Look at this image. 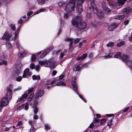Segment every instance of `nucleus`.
Returning a JSON list of instances; mask_svg holds the SVG:
<instances>
[{"mask_svg": "<svg viewBox=\"0 0 132 132\" xmlns=\"http://www.w3.org/2000/svg\"><path fill=\"white\" fill-rule=\"evenodd\" d=\"M76 1V0H70L66 4L65 9H64V18H67L71 14L70 12L73 10Z\"/></svg>", "mask_w": 132, "mask_h": 132, "instance_id": "nucleus-1", "label": "nucleus"}, {"mask_svg": "<svg viewBox=\"0 0 132 132\" xmlns=\"http://www.w3.org/2000/svg\"><path fill=\"white\" fill-rule=\"evenodd\" d=\"M81 17L77 16L72 19V24L76 27L80 29H82L85 27L86 23L84 22H81Z\"/></svg>", "mask_w": 132, "mask_h": 132, "instance_id": "nucleus-2", "label": "nucleus"}, {"mask_svg": "<svg viewBox=\"0 0 132 132\" xmlns=\"http://www.w3.org/2000/svg\"><path fill=\"white\" fill-rule=\"evenodd\" d=\"M39 65L42 66H44L45 67H49L50 69L54 68L57 65L55 62L53 61L52 60L50 59L48 61H39Z\"/></svg>", "mask_w": 132, "mask_h": 132, "instance_id": "nucleus-3", "label": "nucleus"}, {"mask_svg": "<svg viewBox=\"0 0 132 132\" xmlns=\"http://www.w3.org/2000/svg\"><path fill=\"white\" fill-rule=\"evenodd\" d=\"M53 49L52 47H50V48L47 49L44 51H40L38 53H36V54H33L32 55L31 58V61H34L35 60L36 58V56L42 53V54L40 55L41 58L44 57L49 52Z\"/></svg>", "mask_w": 132, "mask_h": 132, "instance_id": "nucleus-4", "label": "nucleus"}, {"mask_svg": "<svg viewBox=\"0 0 132 132\" xmlns=\"http://www.w3.org/2000/svg\"><path fill=\"white\" fill-rule=\"evenodd\" d=\"M129 57L126 55H122L120 58V59L123 61L127 64L129 67L132 66L131 63H132V60H129Z\"/></svg>", "mask_w": 132, "mask_h": 132, "instance_id": "nucleus-5", "label": "nucleus"}, {"mask_svg": "<svg viewBox=\"0 0 132 132\" xmlns=\"http://www.w3.org/2000/svg\"><path fill=\"white\" fill-rule=\"evenodd\" d=\"M74 79V80L72 82V86L73 87V88L74 89V90L76 92L77 94L79 96V97L82 100L84 101L85 102H86V100L84 98L80 95H79L78 94V93L77 92V89L78 88L76 82V79L75 78H73Z\"/></svg>", "mask_w": 132, "mask_h": 132, "instance_id": "nucleus-6", "label": "nucleus"}, {"mask_svg": "<svg viewBox=\"0 0 132 132\" xmlns=\"http://www.w3.org/2000/svg\"><path fill=\"white\" fill-rule=\"evenodd\" d=\"M74 79V80L72 82V86L73 87V88L74 89V90L76 92L77 94L79 96V97L82 100L84 101L85 102H86V100L84 98L80 95H79L78 94V93L77 92V89L78 88L76 82V79L75 78H73Z\"/></svg>", "mask_w": 132, "mask_h": 132, "instance_id": "nucleus-7", "label": "nucleus"}, {"mask_svg": "<svg viewBox=\"0 0 132 132\" xmlns=\"http://www.w3.org/2000/svg\"><path fill=\"white\" fill-rule=\"evenodd\" d=\"M12 86L10 85L8 86L7 88V92L6 95V97L9 100H11L12 97Z\"/></svg>", "mask_w": 132, "mask_h": 132, "instance_id": "nucleus-8", "label": "nucleus"}, {"mask_svg": "<svg viewBox=\"0 0 132 132\" xmlns=\"http://www.w3.org/2000/svg\"><path fill=\"white\" fill-rule=\"evenodd\" d=\"M32 74L31 72H29V69L26 68L24 70L23 75V78H28Z\"/></svg>", "mask_w": 132, "mask_h": 132, "instance_id": "nucleus-9", "label": "nucleus"}, {"mask_svg": "<svg viewBox=\"0 0 132 132\" xmlns=\"http://www.w3.org/2000/svg\"><path fill=\"white\" fill-rule=\"evenodd\" d=\"M65 40L68 41H70V47H71V45L73 42H74V43L75 44L78 43L80 41V39L78 38L74 39L71 38H67L65 39Z\"/></svg>", "mask_w": 132, "mask_h": 132, "instance_id": "nucleus-10", "label": "nucleus"}, {"mask_svg": "<svg viewBox=\"0 0 132 132\" xmlns=\"http://www.w3.org/2000/svg\"><path fill=\"white\" fill-rule=\"evenodd\" d=\"M55 81L53 80L50 82L49 80L47 81L45 83V87L47 89H49L51 87L55 85Z\"/></svg>", "mask_w": 132, "mask_h": 132, "instance_id": "nucleus-11", "label": "nucleus"}, {"mask_svg": "<svg viewBox=\"0 0 132 132\" xmlns=\"http://www.w3.org/2000/svg\"><path fill=\"white\" fill-rule=\"evenodd\" d=\"M28 95V94L27 93V91H26L23 94L20 98H18L16 101V103L23 101L24 99L26 98Z\"/></svg>", "mask_w": 132, "mask_h": 132, "instance_id": "nucleus-12", "label": "nucleus"}, {"mask_svg": "<svg viewBox=\"0 0 132 132\" xmlns=\"http://www.w3.org/2000/svg\"><path fill=\"white\" fill-rule=\"evenodd\" d=\"M9 99L6 97H3L1 99V102L2 105L3 106H5L7 105L9 103Z\"/></svg>", "mask_w": 132, "mask_h": 132, "instance_id": "nucleus-13", "label": "nucleus"}, {"mask_svg": "<svg viewBox=\"0 0 132 132\" xmlns=\"http://www.w3.org/2000/svg\"><path fill=\"white\" fill-rule=\"evenodd\" d=\"M30 67L32 69H35L37 71H39L40 68V66L39 65H37L35 66L33 62H31L30 65Z\"/></svg>", "mask_w": 132, "mask_h": 132, "instance_id": "nucleus-14", "label": "nucleus"}, {"mask_svg": "<svg viewBox=\"0 0 132 132\" xmlns=\"http://www.w3.org/2000/svg\"><path fill=\"white\" fill-rule=\"evenodd\" d=\"M44 91L43 90H40L38 91L37 93L36 96L35 97V98L37 99L39 97H41L44 94Z\"/></svg>", "mask_w": 132, "mask_h": 132, "instance_id": "nucleus-15", "label": "nucleus"}, {"mask_svg": "<svg viewBox=\"0 0 132 132\" xmlns=\"http://www.w3.org/2000/svg\"><path fill=\"white\" fill-rule=\"evenodd\" d=\"M29 106V104L28 103L26 102L19 106L18 109L19 110H20L24 108L26 110H27L28 109Z\"/></svg>", "mask_w": 132, "mask_h": 132, "instance_id": "nucleus-16", "label": "nucleus"}, {"mask_svg": "<svg viewBox=\"0 0 132 132\" xmlns=\"http://www.w3.org/2000/svg\"><path fill=\"white\" fill-rule=\"evenodd\" d=\"M102 9L106 13H108L110 12V10L106 7V3H103L102 4Z\"/></svg>", "mask_w": 132, "mask_h": 132, "instance_id": "nucleus-17", "label": "nucleus"}, {"mask_svg": "<svg viewBox=\"0 0 132 132\" xmlns=\"http://www.w3.org/2000/svg\"><path fill=\"white\" fill-rule=\"evenodd\" d=\"M11 37V36L7 32H6L4 34L2 38L3 39H6L7 40H10Z\"/></svg>", "mask_w": 132, "mask_h": 132, "instance_id": "nucleus-18", "label": "nucleus"}, {"mask_svg": "<svg viewBox=\"0 0 132 132\" xmlns=\"http://www.w3.org/2000/svg\"><path fill=\"white\" fill-rule=\"evenodd\" d=\"M117 24L115 23H112L108 28V29L110 31H112L117 27Z\"/></svg>", "mask_w": 132, "mask_h": 132, "instance_id": "nucleus-19", "label": "nucleus"}, {"mask_svg": "<svg viewBox=\"0 0 132 132\" xmlns=\"http://www.w3.org/2000/svg\"><path fill=\"white\" fill-rule=\"evenodd\" d=\"M87 54L86 53L85 54L82 55L81 56H79L76 58L77 60L79 61L80 62L83 59L85 58L87 56Z\"/></svg>", "mask_w": 132, "mask_h": 132, "instance_id": "nucleus-20", "label": "nucleus"}, {"mask_svg": "<svg viewBox=\"0 0 132 132\" xmlns=\"http://www.w3.org/2000/svg\"><path fill=\"white\" fill-rule=\"evenodd\" d=\"M21 66L20 65L18 67H17L16 70L15 71V74L17 75H18L20 74L22 71L21 69Z\"/></svg>", "mask_w": 132, "mask_h": 132, "instance_id": "nucleus-21", "label": "nucleus"}, {"mask_svg": "<svg viewBox=\"0 0 132 132\" xmlns=\"http://www.w3.org/2000/svg\"><path fill=\"white\" fill-rule=\"evenodd\" d=\"M125 14L122 15H118L114 17L115 19L121 20L125 17Z\"/></svg>", "mask_w": 132, "mask_h": 132, "instance_id": "nucleus-22", "label": "nucleus"}, {"mask_svg": "<svg viewBox=\"0 0 132 132\" xmlns=\"http://www.w3.org/2000/svg\"><path fill=\"white\" fill-rule=\"evenodd\" d=\"M121 56V53L120 52H118L114 55V57L115 58H119L120 59Z\"/></svg>", "mask_w": 132, "mask_h": 132, "instance_id": "nucleus-23", "label": "nucleus"}, {"mask_svg": "<svg viewBox=\"0 0 132 132\" xmlns=\"http://www.w3.org/2000/svg\"><path fill=\"white\" fill-rule=\"evenodd\" d=\"M56 85L58 86H66V84L64 82L61 81L60 80L56 84Z\"/></svg>", "mask_w": 132, "mask_h": 132, "instance_id": "nucleus-24", "label": "nucleus"}, {"mask_svg": "<svg viewBox=\"0 0 132 132\" xmlns=\"http://www.w3.org/2000/svg\"><path fill=\"white\" fill-rule=\"evenodd\" d=\"M32 78L33 80H38L40 79V77L39 75H34L32 76Z\"/></svg>", "mask_w": 132, "mask_h": 132, "instance_id": "nucleus-25", "label": "nucleus"}, {"mask_svg": "<svg viewBox=\"0 0 132 132\" xmlns=\"http://www.w3.org/2000/svg\"><path fill=\"white\" fill-rule=\"evenodd\" d=\"M126 0H119L118 2V4L122 6L123 5L124 2Z\"/></svg>", "mask_w": 132, "mask_h": 132, "instance_id": "nucleus-26", "label": "nucleus"}, {"mask_svg": "<svg viewBox=\"0 0 132 132\" xmlns=\"http://www.w3.org/2000/svg\"><path fill=\"white\" fill-rule=\"evenodd\" d=\"M10 27L13 31H15V24H10Z\"/></svg>", "mask_w": 132, "mask_h": 132, "instance_id": "nucleus-27", "label": "nucleus"}, {"mask_svg": "<svg viewBox=\"0 0 132 132\" xmlns=\"http://www.w3.org/2000/svg\"><path fill=\"white\" fill-rule=\"evenodd\" d=\"M34 95V94L32 93L29 96V98H28V102H30L32 100V97Z\"/></svg>", "mask_w": 132, "mask_h": 132, "instance_id": "nucleus-28", "label": "nucleus"}, {"mask_svg": "<svg viewBox=\"0 0 132 132\" xmlns=\"http://www.w3.org/2000/svg\"><path fill=\"white\" fill-rule=\"evenodd\" d=\"M34 89V87H32L31 88H29L26 91H27V93L29 95V94L32 92L33 91Z\"/></svg>", "mask_w": 132, "mask_h": 132, "instance_id": "nucleus-29", "label": "nucleus"}, {"mask_svg": "<svg viewBox=\"0 0 132 132\" xmlns=\"http://www.w3.org/2000/svg\"><path fill=\"white\" fill-rule=\"evenodd\" d=\"M45 0H38V3L40 5H43L45 2Z\"/></svg>", "mask_w": 132, "mask_h": 132, "instance_id": "nucleus-30", "label": "nucleus"}, {"mask_svg": "<svg viewBox=\"0 0 132 132\" xmlns=\"http://www.w3.org/2000/svg\"><path fill=\"white\" fill-rule=\"evenodd\" d=\"M130 8L129 7H127L126 8L124 9L123 10V12H128L129 11Z\"/></svg>", "mask_w": 132, "mask_h": 132, "instance_id": "nucleus-31", "label": "nucleus"}, {"mask_svg": "<svg viewBox=\"0 0 132 132\" xmlns=\"http://www.w3.org/2000/svg\"><path fill=\"white\" fill-rule=\"evenodd\" d=\"M112 55L113 53H112L110 54H109L105 56H102V57H104L106 59H108L112 57Z\"/></svg>", "mask_w": 132, "mask_h": 132, "instance_id": "nucleus-32", "label": "nucleus"}, {"mask_svg": "<svg viewBox=\"0 0 132 132\" xmlns=\"http://www.w3.org/2000/svg\"><path fill=\"white\" fill-rule=\"evenodd\" d=\"M45 10V9H40L38 11L34 13V15L36 14H38L39 13H40L41 12H43Z\"/></svg>", "mask_w": 132, "mask_h": 132, "instance_id": "nucleus-33", "label": "nucleus"}, {"mask_svg": "<svg viewBox=\"0 0 132 132\" xmlns=\"http://www.w3.org/2000/svg\"><path fill=\"white\" fill-rule=\"evenodd\" d=\"M124 44V42L123 41H121L117 44L118 47H120Z\"/></svg>", "mask_w": 132, "mask_h": 132, "instance_id": "nucleus-34", "label": "nucleus"}, {"mask_svg": "<svg viewBox=\"0 0 132 132\" xmlns=\"http://www.w3.org/2000/svg\"><path fill=\"white\" fill-rule=\"evenodd\" d=\"M19 29H18L16 31H15V35H14V38H12V39L13 40H15V39L16 38V37H17V35L18 34L19 32Z\"/></svg>", "mask_w": 132, "mask_h": 132, "instance_id": "nucleus-35", "label": "nucleus"}, {"mask_svg": "<svg viewBox=\"0 0 132 132\" xmlns=\"http://www.w3.org/2000/svg\"><path fill=\"white\" fill-rule=\"evenodd\" d=\"M22 78V77L21 76H19L16 78V80L17 81H20Z\"/></svg>", "mask_w": 132, "mask_h": 132, "instance_id": "nucleus-36", "label": "nucleus"}, {"mask_svg": "<svg viewBox=\"0 0 132 132\" xmlns=\"http://www.w3.org/2000/svg\"><path fill=\"white\" fill-rule=\"evenodd\" d=\"M6 45L9 48H11L12 47V46L10 42H6Z\"/></svg>", "mask_w": 132, "mask_h": 132, "instance_id": "nucleus-37", "label": "nucleus"}, {"mask_svg": "<svg viewBox=\"0 0 132 132\" xmlns=\"http://www.w3.org/2000/svg\"><path fill=\"white\" fill-rule=\"evenodd\" d=\"M2 129L3 130L6 131L9 130V129L5 126H3L2 127Z\"/></svg>", "mask_w": 132, "mask_h": 132, "instance_id": "nucleus-38", "label": "nucleus"}, {"mask_svg": "<svg viewBox=\"0 0 132 132\" xmlns=\"http://www.w3.org/2000/svg\"><path fill=\"white\" fill-rule=\"evenodd\" d=\"M109 6L113 9H114L116 7V5L114 4H109Z\"/></svg>", "mask_w": 132, "mask_h": 132, "instance_id": "nucleus-39", "label": "nucleus"}, {"mask_svg": "<svg viewBox=\"0 0 132 132\" xmlns=\"http://www.w3.org/2000/svg\"><path fill=\"white\" fill-rule=\"evenodd\" d=\"M45 129L47 130L50 129V126L48 124H46L45 125Z\"/></svg>", "mask_w": 132, "mask_h": 132, "instance_id": "nucleus-40", "label": "nucleus"}, {"mask_svg": "<svg viewBox=\"0 0 132 132\" xmlns=\"http://www.w3.org/2000/svg\"><path fill=\"white\" fill-rule=\"evenodd\" d=\"M112 120L111 119L110 120L107 124V126L109 127H110L112 125Z\"/></svg>", "mask_w": 132, "mask_h": 132, "instance_id": "nucleus-41", "label": "nucleus"}, {"mask_svg": "<svg viewBox=\"0 0 132 132\" xmlns=\"http://www.w3.org/2000/svg\"><path fill=\"white\" fill-rule=\"evenodd\" d=\"M114 45V44L112 42L109 43V44H108L107 46L108 47H112Z\"/></svg>", "mask_w": 132, "mask_h": 132, "instance_id": "nucleus-42", "label": "nucleus"}, {"mask_svg": "<svg viewBox=\"0 0 132 132\" xmlns=\"http://www.w3.org/2000/svg\"><path fill=\"white\" fill-rule=\"evenodd\" d=\"M3 63L4 64L6 65L7 63V62L5 60H3L2 62L0 61V65H2Z\"/></svg>", "mask_w": 132, "mask_h": 132, "instance_id": "nucleus-43", "label": "nucleus"}, {"mask_svg": "<svg viewBox=\"0 0 132 132\" xmlns=\"http://www.w3.org/2000/svg\"><path fill=\"white\" fill-rule=\"evenodd\" d=\"M21 89H22L21 87H18V88H16L14 89V91L15 92L21 90Z\"/></svg>", "mask_w": 132, "mask_h": 132, "instance_id": "nucleus-44", "label": "nucleus"}, {"mask_svg": "<svg viewBox=\"0 0 132 132\" xmlns=\"http://www.w3.org/2000/svg\"><path fill=\"white\" fill-rule=\"evenodd\" d=\"M64 53H60V56L59 57V59H61L62 58H63L64 56Z\"/></svg>", "mask_w": 132, "mask_h": 132, "instance_id": "nucleus-45", "label": "nucleus"}, {"mask_svg": "<svg viewBox=\"0 0 132 132\" xmlns=\"http://www.w3.org/2000/svg\"><path fill=\"white\" fill-rule=\"evenodd\" d=\"M35 130L34 129V126L31 127V128L30 129L29 131V132H35Z\"/></svg>", "mask_w": 132, "mask_h": 132, "instance_id": "nucleus-46", "label": "nucleus"}, {"mask_svg": "<svg viewBox=\"0 0 132 132\" xmlns=\"http://www.w3.org/2000/svg\"><path fill=\"white\" fill-rule=\"evenodd\" d=\"M81 68L80 67L79 65H78L76 67V71H79L80 70Z\"/></svg>", "mask_w": 132, "mask_h": 132, "instance_id": "nucleus-47", "label": "nucleus"}, {"mask_svg": "<svg viewBox=\"0 0 132 132\" xmlns=\"http://www.w3.org/2000/svg\"><path fill=\"white\" fill-rule=\"evenodd\" d=\"M28 123L30 125H31V127L32 126H34L33 125L34 124V122L33 121L31 120H30L29 121Z\"/></svg>", "mask_w": 132, "mask_h": 132, "instance_id": "nucleus-48", "label": "nucleus"}, {"mask_svg": "<svg viewBox=\"0 0 132 132\" xmlns=\"http://www.w3.org/2000/svg\"><path fill=\"white\" fill-rule=\"evenodd\" d=\"M38 111V109L36 107H35L34 108V112L35 114H36L37 113Z\"/></svg>", "mask_w": 132, "mask_h": 132, "instance_id": "nucleus-49", "label": "nucleus"}, {"mask_svg": "<svg viewBox=\"0 0 132 132\" xmlns=\"http://www.w3.org/2000/svg\"><path fill=\"white\" fill-rule=\"evenodd\" d=\"M129 108L128 107H127L123 110V112H126L127 111L129 110Z\"/></svg>", "mask_w": 132, "mask_h": 132, "instance_id": "nucleus-50", "label": "nucleus"}, {"mask_svg": "<svg viewBox=\"0 0 132 132\" xmlns=\"http://www.w3.org/2000/svg\"><path fill=\"white\" fill-rule=\"evenodd\" d=\"M64 77V75H62L60 76L59 77V79L60 81Z\"/></svg>", "mask_w": 132, "mask_h": 132, "instance_id": "nucleus-51", "label": "nucleus"}, {"mask_svg": "<svg viewBox=\"0 0 132 132\" xmlns=\"http://www.w3.org/2000/svg\"><path fill=\"white\" fill-rule=\"evenodd\" d=\"M57 73V71L56 70H53L52 74V76H55Z\"/></svg>", "mask_w": 132, "mask_h": 132, "instance_id": "nucleus-52", "label": "nucleus"}, {"mask_svg": "<svg viewBox=\"0 0 132 132\" xmlns=\"http://www.w3.org/2000/svg\"><path fill=\"white\" fill-rule=\"evenodd\" d=\"M93 122L94 123H96L97 122H99V119L98 118H95L93 120Z\"/></svg>", "mask_w": 132, "mask_h": 132, "instance_id": "nucleus-53", "label": "nucleus"}, {"mask_svg": "<svg viewBox=\"0 0 132 132\" xmlns=\"http://www.w3.org/2000/svg\"><path fill=\"white\" fill-rule=\"evenodd\" d=\"M24 54L23 53H20L18 55V56L19 57H21L24 56Z\"/></svg>", "mask_w": 132, "mask_h": 132, "instance_id": "nucleus-54", "label": "nucleus"}, {"mask_svg": "<svg viewBox=\"0 0 132 132\" xmlns=\"http://www.w3.org/2000/svg\"><path fill=\"white\" fill-rule=\"evenodd\" d=\"M38 116L36 114L34 115L33 117V119H34L37 120L38 119Z\"/></svg>", "mask_w": 132, "mask_h": 132, "instance_id": "nucleus-55", "label": "nucleus"}, {"mask_svg": "<svg viewBox=\"0 0 132 132\" xmlns=\"http://www.w3.org/2000/svg\"><path fill=\"white\" fill-rule=\"evenodd\" d=\"M23 22V20L21 18L18 21V23L19 24H21Z\"/></svg>", "mask_w": 132, "mask_h": 132, "instance_id": "nucleus-56", "label": "nucleus"}, {"mask_svg": "<svg viewBox=\"0 0 132 132\" xmlns=\"http://www.w3.org/2000/svg\"><path fill=\"white\" fill-rule=\"evenodd\" d=\"M129 22V21L128 20H126L125 21L124 23L125 25H127L128 24Z\"/></svg>", "mask_w": 132, "mask_h": 132, "instance_id": "nucleus-57", "label": "nucleus"}, {"mask_svg": "<svg viewBox=\"0 0 132 132\" xmlns=\"http://www.w3.org/2000/svg\"><path fill=\"white\" fill-rule=\"evenodd\" d=\"M105 121L106 120L105 119H102L101 120L100 123L102 124L104 123Z\"/></svg>", "mask_w": 132, "mask_h": 132, "instance_id": "nucleus-58", "label": "nucleus"}, {"mask_svg": "<svg viewBox=\"0 0 132 132\" xmlns=\"http://www.w3.org/2000/svg\"><path fill=\"white\" fill-rule=\"evenodd\" d=\"M33 13V12L32 11H30V12H28L27 14V16H29L31 15Z\"/></svg>", "mask_w": 132, "mask_h": 132, "instance_id": "nucleus-59", "label": "nucleus"}, {"mask_svg": "<svg viewBox=\"0 0 132 132\" xmlns=\"http://www.w3.org/2000/svg\"><path fill=\"white\" fill-rule=\"evenodd\" d=\"M3 106L2 105L1 103L0 102V112H1L2 110Z\"/></svg>", "mask_w": 132, "mask_h": 132, "instance_id": "nucleus-60", "label": "nucleus"}, {"mask_svg": "<svg viewBox=\"0 0 132 132\" xmlns=\"http://www.w3.org/2000/svg\"><path fill=\"white\" fill-rule=\"evenodd\" d=\"M22 124V122L21 121H20L18 122V123L17 124V125L18 126H20Z\"/></svg>", "mask_w": 132, "mask_h": 132, "instance_id": "nucleus-61", "label": "nucleus"}, {"mask_svg": "<svg viewBox=\"0 0 132 132\" xmlns=\"http://www.w3.org/2000/svg\"><path fill=\"white\" fill-rule=\"evenodd\" d=\"M60 23L61 26H62V24L63 23V21L61 19H60Z\"/></svg>", "mask_w": 132, "mask_h": 132, "instance_id": "nucleus-62", "label": "nucleus"}, {"mask_svg": "<svg viewBox=\"0 0 132 132\" xmlns=\"http://www.w3.org/2000/svg\"><path fill=\"white\" fill-rule=\"evenodd\" d=\"M94 124L93 123H92L89 126V127L90 128H92L94 126Z\"/></svg>", "mask_w": 132, "mask_h": 132, "instance_id": "nucleus-63", "label": "nucleus"}, {"mask_svg": "<svg viewBox=\"0 0 132 132\" xmlns=\"http://www.w3.org/2000/svg\"><path fill=\"white\" fill-rule=\"evenodd\" d=\"M63 3L62 2H59L58 3L59 5L60 6H61L63 4Z\"/></svg>", "mask_w": 132, "mask_h": 132, "instance_id": "nucleus-64", "label": "nucleus"}]
</instances>
